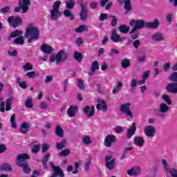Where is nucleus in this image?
Wrapping results in <instances>:
<instances>
[{
    "label": "nucleus",
    "mask_w": 177,
    "mask_h": 177,
    "mask_svg": "<svg viewBox=\"0 0 177 177\" xmlns=\"http://www.w3.org/2000/svg\"><path fill=\"white\" fill-rule=\"evenodd\" d=\"M83 111L86 117H93L95 115V106H86Z\"/></svg>",
    "instance_id": "obj_16"
},
{
    "label": "nucleus",
    "mask_w": 177,
    "mask_h": 177,
    "mask_svg": "<svg viewBox=\"0 0 177 177\" xmlns=\"http://www.w3.org/2000/svg\"><path fill=\"white\" fill-rule=\"evenodd\" d=\"M65 5L66 9H69L71 10V9H73V8L75 6V1H74V0H66Z\"/></svg>",
    "instance_id": "obj_29"
},
{
    "label": "nucleus",
    "mask_w": 177,
    "mask_h": 177,
    "mask_svg": "<svg viewBox=\"0 0 177 177\" xmlns=\"http://www.w3.org/2000/svg\"><path fill=\"white\" fill-rule=\"evenodd\" d=\"M83 143L84 145H91L92 143V140L89 136H85L83 138Z\"/></svg>",
    "instance_id": "obj_49"
},
{
    "label": "nucleus",
    "mask_w": 177,
    "mask_h": 177,
    "mask_svg": "<svg viewBox=\"0 0 177 177\" xmlns=\"http://www.w3.org/2000/svg\"><path fill=\"white\" fill-rule=\"evenodd\" d=\"M0 171H12V167L8 163L3 164L0 166Z\"/></svg>",
    "instance_id": "obj_43"
},
{
    "label": "nucleus",
    "mask_w": 177,
    "mask_h": 177,
    "mask_svg": "<svg viewBox=\"0 0 177 177\" xmlns=\"http://www.w3.org/2000/svg\"><path fill=\"white\" fill-rule=\"evenodd\" d=\"M117 138L114 135L109 134L104 140V146L106 147H111L113 143H115Z\"/></svg>",
    "instance_id": "obj_11"
},
{
    "label": "nucleus",
    "mask_w": 177,
    "mask_h": 177,
    "mask_svg": "<svg viewBox=\"0 0 177 177\" xmlns=\"http://www.w3.org/2000/svg\"><path fill=\"white\" fill-rule=\"evenodd\" d=\"M133 46H134V48L136 49H138V48H139V46H140V40L139 39H136L133 42Z\"/></svg>",
    "instance_id": "obj_59"
},
{
    "label": "nucleus",
    "mask_w": 177,
    "mask_h": 177,
    "mask_svg": "<svg viewBox=\"0 0 177 177\" xmlns=\"http://www.w3.org/2000/svg\"><path fill=\"white\" fill-rule=\"evenodd\" d=\"M50 155L49 153H46L44 155V160L42 161L43 165L44 167V169H46L48 168V166L46 165V162H48V160H49Z\"/></svg>",
    "instance_id": "obj_47"
},
{
    "label": "nucleus",
    "mask_w": 177,
    "mask_h": 177,
    "mask_svg": "<svg viewBox=\"0 0 177 177\" xmlns=\"http://www.w3.org/2000/svg\"><path fill=\"white\" fill-rule=\"evenodd\" d=\"M10 122L11 124L12 128H14V129H16V128H17V124H16V115H12Z\"/></svg>",
    "instance_id": "obj_36"
},
{
    "label": "nucleus",
    "mask_w": 177,
    "mask_h": 177,
    "mask_svg": "<svg viewBox=\"0 0 177 177\" xmlns=\"http://www.w3.org/2000/svg\"><path fill=\"white\" fill-rule=\"evenodd\" d=\"M53 172L57 174L59 177H64V174L63 173V170L60 169V167L57 166L56 168L54 167Z\"/></svg>",
    "instance_id": "obj_34"
},
{
    "label": "nucleus",
    "mask_w": 177,
    "mask_h": 177,
    "mask_svg": "<svg viewBox=\"0 0 177 177\" xmlns=\"http://www.w3.org/2000/svg\"><path fill=\"white\" fill-rule=\"evenodd\" d=\"M68 59V53L64 50H60L56 55H53L50 58V62L53 63L56 62L57 64H59L60 62H66Z\"/></svg>",
    "instance_id": "obj_2"
},
{
    "label": "nucleus",
    "mask_w": 177,
    "mask_h": 177,
    "mask_svg": "<svg viewBox=\"0 0 177 177\" xmlns=\"http://www.w3.org/2000/svg\"><path fill=\"white\" fill-rule=\"evenodd\" d=\"M169 80H171V81H174V82H177V73L176 72L173 73L170 75Z\"/></svg>",
    "instance_id": "obj_56"
},
{
    "label": "nucleus",
    "mask_w": 177,
    "mask_h": 177,
    "mask_svg": "<svg viewBox=\"0 0 177 177\" xmlns=\"http://www.w3.org/2000/svg\"><path fill=\"white\" fill-rule=\"evenodd\" d=\"M77 113H78V106L77 105H71L67 110V115L70 117V118L75 117Z\"/></svg>",
    "instance_id": "obj_12"
},
{
    "label": "nucleus",
    "mask_w": 177,
    "mask_h": 177,
    "mask_svg": "<svg viewBox=\"0 0 177 177\" xmlns=\"http://www.w3.org/2000/svg\"><path fill=\"white\" fill-rule=\"evenodd\" d=\"M122 88V82H118V85L115 88V89L113 90V95H115V93H118L120 92V90Z\"/></svg>",
    "instance_id": "obj_45"
},
{
    "label": "nucleus",
    "mask_w": 177,
    "mask_h": 177,
    "mask_svg": "<svg viewBox=\"0 0 177 177\" xmlns=\"http://www.w3.org/2000/svg\"><path fill=\"white\" fill-rule=\"evenodd\" d=\"M130 86V92H135V88L138 86V80H136V79H133L131 82Z\"/></svg>",
    "instance_id": "obj_39"
},
{
    "label": "nucleus",
    "mask_w": 177,
    "mask_h": 177,
    "mask_svg": "<svg viewBox=\"0 0 177 177\" xmlns=\"http://www.w3.org/2000/svg\"><path fill=\"white\" fill-rule=\"evenodd\" d=\"M129 25L131 26V27H132V26H134L133 29L136 30H140L142 28H146V22H145V21L143 20L136 21L133 19L130 21Z\"/></svg>",
    "instance_id": "obj_9"
},
{
    "label": "nucleus",
    "mask_w": 177,
    "mask_h": 177,
    "mask_svg": "<svg viewBox=\"0 0 177 177\" xmlns=\"http://www.w3.org/2000/svg\"><path fill=\"white\" fill-rule=\"evenodd\" d=\"M23 34V31L15 30L14 32H12L10 35L8 37V39H10V38H16V37H19L20 35Z\"/></svg>",
    "instance_id": "obj_32"
},
{
    "label": "nucleus",
    "mask_w": 177,
    "mask_h": 177,
    "mask_svg": "<svg viewBox=\"0 0 177 177\" xmlns=\"http://www.w3.org/2000/svg\"><path fill=\"white\" fill-rule=\"evenodd\" d=\"M144 133L148 138H153L154 133H156V127L154 126H147L144 129Z\"/></svg>",
    "instance_id": "obj_13"
},
{
    "label": "nucleus",
    "mask_w": 177,
    "mask_h": 177,
    "mask_svg": "<svg viewBox=\"0 0 177 177\" xmlns=\"http://www.w3.org/2000/svg\"><path fill=\"white\" fill-rule=\"evenodd\" d=\"M124 131V129L121 126H117L115 127V133H121Z\"/></svg>",
    "instance_id": "obj_57"
},
{
    "label": "nucleus",
    "mask_w": 177,
    "mask_h": 177,
    "mask_svg": "<svg viewBox=\"0 0 177 177\" xmlns=\"http://www.w3.org/2000/svg\"><path fill=\"white\" fill-rule=\"evenodd\" d=\"M81 10L80 13V20L85 21L88 19L89 12L88 11V3L85 2L80 5Z\"/></svg>",
    "instance_id": "obj_7"
},
{
    "label": "nucleus",
    "mask_w": 177,
    "mask_h": 177,
    "mask_svg": "<svg viewBox=\"0 0 177 177\" xmlns=\"http://www.w3.org/2000/svg\"><path fill=\"white\" fill-rule=\"evenodd\" d=\"M22 68L24 71H31L34 68V66L29 62H26L24 66H22Z\"/></svg>",
    "instance_id": "obj_38"
},
{
    "label": "nucleus",
    "mask_w": 177,
    "mask_h": 177,
    "mask_svg": "<svg viewBox=\"0 0 177 177\" xmlns=\"http://www.w3.org/2000/svg\"><path fill=\"white\" fill-rule=\"evenodd\" d=\"M55 134L58 138H63L64 136V131L59 125H57L55 128Z\"/></svg>",
    "instance_id": "obj_31"
},
{
    "label": "nucleus",
    "mask_w": 177,
    "mask_h": 177,
    "mask_svg": "<svg viewBox=\"0 0 177 177\" xmlns=\"http://www.w3.org/2000/svg\"><path fill=\"white\" fill-rule=\"evenodd\" d=\"M28 131H30V123L24 122L20 127L21 133L26 134L27 132H28Z\"/></svg>",
    "instance_id": "obj_22"
},
{
    "label": "nucleus",
    "mask_w": 177,
    "mask_h": 177,
    "mask_svg": "<svg viewBox=\"0 0 177 177\" xmlns=\"http://www.w3.org/2000/svg\"><path fill=\"white\" fill-rule=\"evenodd\" d=\"M165 90L169 93H172L174 95H176V93H177V82L169 83L166 86Z\"/></svg>",
    "instance_id": "obj_14"
},
{
    "label": "nucleus",
    "mask_w": 177,
    "mask_h": 177,
    "mask_svg": "<svg viewBox=\"0 0 177 177\" xmlns=\"http://www.w3.org/2000/svg\"><path fill=\"white\" fill-rule=\"evenodd\" d=\"M105 167L108 171H114L117 167V162L115 158H113L111 156H106L104 158Z\"/></svg>",
    "instance_id": "obj_6"
},
{
    "label": "nucleus",
    "mask_w": 177,
    "mask_h": 177,
    "mask_svg": "<svg viewBox=\"0 0 177 177\" xmlns=\"http://www.w3.org/2000/svg\"><path fill=\"white\" fill-rule=\"evenodd\" d=\"M77 85L78 88H80V89H82L83 88H84V80L81 79H77Z\"/></svg>",
    "instance_id": "obj_55"
},
{
    "label": "nucleus",
    "mask_w": 177,
    "mask_h": 177,
    "mask_svg": "<svg viewBox=\"0 0 177 177\" xmlns=\"http://www.w3.org/2000/svg\"><path fill=\"white\" fill-rule=\"evenodd\" d=\"M97 110H103V111H107V104L106 101L99 99L98 104L96 105Z\"/></svg>",
    "instance_id": "obj_17"
},
{
    "label": "nucleus",
    "mask_w": 177,
    "mask_h": 177,
    "mask_svg": "<svg viewBox=\"0 0 177 177\" xmlns=\"http://www.w3.org/2000/svg\"><path fill=\"white\" fill-rule=\"evenodd\" d=\"M8 21L10 24V26L14 28L19 27V26H20L22 23L21 18H20L19 17H15V16H11L8 17Z\"/></svg>",
    "instance_id": "obj_10"
},
{
    "label": "nucleus",
    "mask_w": 177,
    "mask_h": 177,
    "mask_svg": "<svg viewBox=\"0 0 177 177\" xmlns=\"http://www.w3.org/2000/svg\"><path fill=\"white\" fill-rule=\"evenodd\" d=\"M127 175L129 176H138L140 175V167H132L127 171Z\"/></svg>",
    "instance_id": "obj_18"
},
{
    "label": "nucleus",
    "mask_w": 177,
    "mask_h": 177,
    "mask_svg": "<svg viewBox=\"0 0 177 177\" xmlns=\"http://www.w3.org/2000/svg\"><path fill=\"white\" fill-rule=\"evenodd\" d=\"M135 132H136V124L133 122L132 126L127 131V137L128 139H131V138L135 135Z\"/></svg>",
    "instance_id": "obj_19"
},
{
    "label": "nucleus",
    "mask_w": 177,
    "mask_h": 177,
    "mask_svg": "<svg viewBox=\"0 0 177 177\" xmlns=\"http://www.w3.org/2000/svg\"><path fill=\"white\" fill-rule=\"evenodd\" d=\"M63 14L65 17H68L70 20H74L75 19L74 14L71 12V10L66 8L63 12Z\"/></svg>",
    "instance_id": "obj_27"
},
{
    "label": "nucleus",
    "mask_w": 177,
    "mask_h": 177,
    "mask_svg": "<svg viewBox=\"0 0 177 177\" xmlns=\"http://www.w3.org/2000/svg\"><path fill=\"white\" fill-rule=\"evenodd\" d=\"M96 70H99V62L97 61L93 62L91 67V72L88 73V75H93Z\"/></svg>",
    "instance_id": "obj_24"
},
{
    "label": "nucleus",
    "mask_w": 177,
    "mask_h": 177,
    "mask_svg": "<svg viewBox=\"0 0 177 177\" xmlns=\"http://www.w3.org/2000/svg\"><path fill=\"white\" fill-rule=\"evenodd\" d=\"M74 59L77 61V63L82 62V53L75 51Z\"/></svg>",
    "instance_id": "obj_37"
},
{
    "label": "nucleus",
    "mask_w": 177,
    "mask_h": 177,
    "mask_svg": "<svg viewBox=\"0 0 177 177\" xmlns=\"http://www.w3.org/2000/svg\"><path fill=\"white\" fill-rule=\"evenodd\" d=\"M19 7H16L15 12H19L22 10V13H27L28 9H30V5H31V1L30 0H19Z\"/></svg>",
    "instance_id": "obj_5"
},
{
    "label": "nucleus",
    "mask_w": 177,
    "mask_h": 177,
    "mask_svg": "<svg viewBox=\"0 0 177 177\" xmlns=\"http://www.w3.org/2000/svg\"><path fill=\"white\" fill-rule=\"evenodd\" d=\"M124 2V9L126 13H129L132 10V6L131 5V0H123Z\"/></svg>",
    "instance_id": "obj_30"
},
{
    "label": "nucleus",
    "mask_w": 177,
    "mask_h": 177,
    "mask_svg": "<svg viewBox=\"0 0 177 177\" xmlns=\"http://www.w3.org/2000/svg\"><path fill=\"white\" fill-rule=\"evenodd\" d=\"M8 54L9 56H12V57L17 56V50H14L12 51L10 50L8 52Z\"/></svg>",
    "instance_id": "obj_62"
},
{
    "label": "nucleus",
    "mask_w": 177,
    "mask_h": 177,
    "mask_svg": "<svg viewBox=\"0 0 177 177\" xmlns=\"http://www.w3.org/2000/svg\"><path fill=\"white\" fill-rule=\"evenodd\" d=\"M53 172L57 174L59 177H64V174L63 173V170L60 169V167L57 166L56 168L54 167Z\"/></svg>",
    "instance_id": "obj_35"
},
{
    "label": "nucleus",
    "mask_w": 177,
    "mask_h": 177,
    "mask_svg": "<svg viewBox=\"0 0 177 177\" xmlns=\"http://www.w3.org/2000/svg\"><path fill=\"white\" fill-rule=\"evenodd\" d=\"M151 38L153 41L161 42V41H164V35L160 32H156L151 36Z\"/></svg>",
    "instance_id": "obj_23"
},
{
    "label": "nucleus",
    "mask_w": 177,
    "mask_h": 177,
    "mask_svg": "<svg viewBox=\"0 0 177 177\" xmlns=\"http://www.w3.org/2000/svg\"><path fill=\"white\" fill-rule=\"evenodd\" d=\"M14 98L13 97H11L8 99H7L6 102V111H10V110H12V107L10 106L12 105V102H13Z\"/></svg>",
    "instance_id": "obj_33"
},
{
    "label": "nucleus",
    "mask_w": 177,
    "mask_h": 177,
    "mask_svg": "<svg viewBox=\"0 0 177 177\" xmlns=\"http://www.w3.org/2000/svg\"><path fill=\"white\" fill-rule=\"evenodd\" d=\"M60 5L62 2L60 1H55L53 5V8L50 10V19L56 21L60 16H62V12H60Z\"/></svg>",
    "instance_id": "obj_3"
},
{
    "label": "nucleus",
    "mask_w": 177,
    "mask_h": 177,
    "mask_svg": "<svg viewBox=\"0 0 177 177\" xmlns=\"http://www.w3.org/2000/svg\"><path fill=\"white\" fill-rule=\"evenodd\" d=\"M120 111L122 114H125L127 117L133 118V115H132V111H131V103L121 104Z\"/></svg>",
    "instance_id": "obj_8"
},
{
    "label": "nucleus",
    "mask_w": 177,
    "mask_h": 177,
    "mask_svg": "<svg viewBox=\"0 0 177 177\" xmlns=\"http://www.w3.org/2000/svg\"><path fill=\"white\" fill-rule=\"evenodd\" d=\"M40 107H41V109L45 110V109H48V107H49V104H48V102H42L40 104Z\"/></svg>",
    "instance_id": "obj_58"
},
{
    "label": "nucleus",
    "mask_w": 177,
    "mask_h": 177,
    "mask_svg": "<svg viewBox=\"0 0 177 177\" xmlns=\"http://www.w3.org/2000/svg\"><path fill=\"white\" fill-rule=\"evenodd\" d=\"M14 44L17 45H24V38L23 37H19L14 39Z\"/></svg>",
    "instance_id": "obj_41"
},
{
    "label": "nucleus",
    "mask_w": 177,
    "mask_h": 177,
    "mask_svg": "<svg viewBox=\"0 0 177 177\" xmlns=\"http://www.w3.org/2000/svg\"><path fill=\"white\" fill-rule=\"evenodd\" d=\"M104 20H107V14L106 13H103L101 14L99 18L100 21H104Z\"/></svg>",
    "instance_id": "obj_60"
},
{
    "label": "nucleus",
    "mask_w": 177,
    "mask_h": 177,
    "mask_svg": "<svg viewBox=\"0 0 177 177\" xmlns=\"http://www.w3.org/2000/svg\"><path fill=\"white\" fill-rule=\"evenodd\" d=\"M26 76L28 77V78H35L37 77V73L34 71H30L28 72L26 74Z\"/></svg>",
    "instance_id": "obj_54"
},
{
    "label": "nucleus",
    "mask_w": 177,
    "mask_h": 177,
    "mask_svg": "<svg viewBox=\"0 0 177 177\" xmlns=\"http://www.w3.org/2000/svg\"><path fill=\"white\" fill-rule=\"evenodd\" d=\"M171 177H177V171L175 169L170 170Z\"/></svg>",
    "instance_id": "obj_63"
},
{
    "label": "nucleus",
    "mask_w": 177,
    "mask_h": 177,
    "mask_svg": "<svg viewBox=\"0 0 177 177\" xmlns=\"http://www.w3.org/2000/svg\"><path fill=\"white\" fill-rule=\"evenodd\" d=\"M29 37H32V38L38 39L39 37V30H38V28L34 26H29L24 34V37L28 38Z\"/></svg>",
    "instance_id": "obj_4"
},
{
    "label": "nucleus",
    "mask_w": 177,
    "mask_h": 177,
    "mask_svg": "<svg viewBox=\"0 0 177 177\" xmlns=\"http://www.w3.org/2000/svg\"><path fill=\"white\" fill-rule=\"evenodd\" d=\"M91 164H92V160L91 158H88L87 162H85L86 171H89V167L91 166Z\"/></svg>",
    "instance_id": "obj_61"
},
{
    "label": "nucleus",
    "mask_w": 177,
    "mask_h": 177,
    "mask_svg": "<svg viewBox=\"0 0 177 177\" xmlns=\"http://www.w3.org/2000/svg\"><path fill=\"white\" fill-rule=\"evenodd\" d=\"M159 111L162 113H168L169 111V106L165 103H160L159 105Z\"/></svg>",
    "instance_id": "obj_26"
},
{
    "label": "nucleus",
    "mask_w": 177,
    "mask_h": 177,
    "mask_svg": "<svg viewBox=\"0 0 177 177\" xmlns=\"http://www.w3.org/2000/svg\"><path fill=\"white\" fill-rule=\"evenodd\" d=\"M27 160H30V156L27 153H21L17 157V165L21 167L24 169L25 174H30L31 169L28 166V162Z\"/></svg>",
    "instance_id": "obj_1"
},
{
    "label": "nucleus",
    "mask_w": 177,
    "mask_h": 177,
    "mask_svg": "<svg viewBox=\"0 0 177 177\" xmlns=\"http://www.w3.org/2000/svg\"><path fill=\"white\" fill-rule=\"evenodd\" d=\"M129 26L122 24L119 26V31L121 34H128L129 32Z\"/></svg>",
    "instance_id": "obj_28"
},
{
    "label": "nucleus",
    "mask_w": 177,
    "mask_h": 177,
    "mask_svg": "<svg viewBox=\"0 0 177 177\" xmlns=\"http://www.w3.org/2000/svg\"><path fill=\"white\" fill-rule=\"evenodd\" d=\"M111 39L113 42H122V41H125V37H121V36L117 34V30H113Z\"/></svg>",
    "instance_id": "obj_15"
},
{
    "label": "nucleus",
    "mask_w": 177,
    "mask_h": 177,
    "mask_svg": "<svg viewBox=\"0 0 177 177\" xmlns=\"http://www.w3.org/2000/svg\"><path fill=\"white\" fill-rule=\"evenodd\" d=\"M121 65L122 68H128V67H129L130 66L129 59H123L121 62Z\"/></svg>",
    "instance_id": "obj_46"
},
{
    "label": "nucleus",
    "mask_w": 177,
    "mask_h": 177,
    "mask_svg": "<svg viewBox=\"0 0 177 177\" xmlns=\"http://www.w3.org/2000/svg\"><path fill=\"white\" fill-rule=\"evenodd\" d=\"M39 150V145H34L33 148L32 149V153H38Z\"/></svg>",
    "instance_id": "obj_64"
},
{
    "label": "nucleus",
    "mask_w": 177,
    "mask_h": 177,
    "mask_svg": "<svg viewBox=\"0 0 177 177\" xmlns=\"http://www.w3.org/2000/svg\"><path fill=\"white\" fill-rule=\"evenodd\" d=\"M129 35L132 39H138L139 37V32H136V30H133V28L130 31Z\"/></svg>",
    "instance_id": "obj_42"
},
{
    "label": "nucleus",
    "mask_w": 177,
    "mask_h": 177,
    "mask_svg": "<svg viewBox=\"0 0 177 177\" xmlns=\"http://www.w3.org/2000/svg\"><path fill=\"white\" fill-rule=\"evenodd\" d=\"M71 151L69 149H66L62 150L60 153L59 154V157H66V156H68L70 154Z\"/></svg>",
    "instance_id": "obj_50"
},
{
    "label": "nucleus",
    "mask_w": 177,
    "mask_h": 177,
    "mask_svg": "<svg viewBox=\"0 0 177 177\" xmlns=\"http://www.w3.org/2000/svg\"><path fill=\"white\" fill-rule=\"evenodd\" d=\"M109 55L111 57H113V55H120V51L115 48H113V49H111Z\"/></svg>",
    "instance_id": "obj_53"
},
{
    "label": "nucleus",
    "mask_w": 177,
    "mask_h": 177,
    "mask_svg": "<svg viewBox=\"0 0 177 177\" xmlns=\"http://www.w3.org/2000/svg\"><path fill=\"white\" fill-rule=\"evenodd\" d=\"M25 106L28 109H32V100L31 99V97H28L27 98V100L25 102Z\"/></svg>",
    "instance_id": "obj_48"
},
{
    "label": "nucleus",
    "mask_w": 177,
    "mask_h": 177,
    "mask_svg": "<svg viewBox=\"0 0 177 177\" xmlns=\"http://www.w3.org/2000/svg\"><path fill=\"white\" fill-rule=\"evenodd\" d=\"M111 17L112 19V21L111 22V26H112V27H115L117 26V21H118V20L117 19V17L112 16Z\"/></svg>",
    "instance_id": "obj_52"
},
{
    "label": "nucleus",
    "mask_w": 177,
    "mask_h": 177,
    "mask_svg": "<svg viewBox=\"0 0 177 177\" xmlns=\"http://www.w3.org/2000/svg\"><path fill=\"white\" fill-rule=\"evenodd\" d=\"M162 99L169 105L172 104V101H171V97L168 95H163Z\"/></svg>",
    "instance_id": "obj_44"
},
{
    "label": "nucleus",
    "mask_w": 177,
    "mask_h": 177,
    "mask_svg": "<svg viewBox=\"0 0 177 177\" xmlns=\"http://www.w3.org/2000/svg\"><path fill=\"white\" fill-rule=\"evenodd\" d=\"M88 27H86V25H82L80 26L78 28H77L75 31V32L81 33L84 32V31H87Z\"/></svg>",
    "instance_id": "obj_40"
},
{
    "label": "nucleus",
    "mask_w": 177,
    "mask_h": 177,
    "mask_svg": "<svg viewBox=\"0 0 177 177\" xmlns=\"http://www.w3.org/2000/svg\"><path fill=\"white\" fill-rule=\"evenodd\" d=\"M41 50L43 53H46L47 55H50L52 52H53V48L50 47V46L44 44L41 46Z\"/></svg>",
    "instance_id": "obj_21"
},
{
    "label": "nucleus",
    "mask_w": 177,
    "mask_h": 177,
    "mask_svg": "<svg viewBox=\"0 0 177 177\" xmlns=\"http://www.w3.org/2000/svg\"><path fill=\"white\" fill-rule=\"evenodd\" d=\"M159 24L160 23L158 22V20L155 19L153 22L145 23V28H157Z\"/></svg>",
    "instance_id": "obj_25"
},
{
    "label": "nucleus",
    "mask_w": 177,
    "mask_h": 177,
    "mask_svg": "<svg viewBox=\"0 0 177 177\" xmlns=\"http://www.w3.org/2000/svg\"><path fill=\"white\" fill-rule=\"evenodd\" d=\"M133 143L138 147H143V145H145V138H143V137L136 136L133 140Z\"/></svg>",
    "instance_id": "obj_20"
},
{
    "label": "nucleus",
    "mask_w": 177,
    "mask_h": 177,
    "mask_svg": "<svg viewBox=\"0 0 177 177\" xmlns=\"http://www.w3.org/2000/svg\"><path fill=\"white\" fill-rule=\"evenodd\" d=\"M64 145H66V140H62L61 142L57 143V149L62 150V149H64Z\"/></svg>",
    "instance_id": "obj_51"
}]
</instances>
